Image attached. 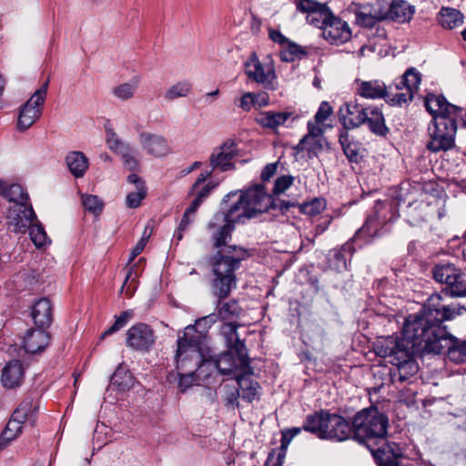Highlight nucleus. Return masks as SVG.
<instances>
[{"label":"nucleus","mask_w":466,"mask_h":466,"mask_svg":"<svg viewBox=\"0 0 466 466\" xmlns=\"http://www.w3.org/2000/svg\"><path fill=\"white\" fill-rule=\"evenodd\" d=\"M466 312L459 304H447L441 293L431 294L418 312L420 319L408 326L407 333L416 344L429 354L446 352L449 360L455 363L466 362V339L451 335L445 321L452 320Z\"/></svg>","instance_id":"obj_1"},{"label":"nucleus","mask_w":466,"mask_h":466,"mask_svg":"<svg viewBox=\"0 0 466 466\" xmlns=\"http://www.w3.org/2000/svg\"><path fill=\"white\" fill-rule=\"evenodd\" d=\"M272 205V195L267 193L263 185H255L242 192L238 202L228 212L218 211L208 222L209 229H217L212 234L214 247L218 248L231 238L236 223H245L246 219L268 211Z\"/></svg>","instance_id":"obj_2"},{"label":"nucleus","mask_w":466,"mask_h":466,"mask_svg":"<svg viewBox=\"0 0 466 466\" xmlns=\"http://www.w3.org/2000/svg\"><path fill=\"white\" fill-rule=\"evenodd\" d=\"M420 319L418 313L409 315L402 327L401 337L389 336L380 338L374 343V352L380 358H390L393 368L390 370L392 383L409 381L419 371V365L413 354L429 353L420 349L415 339L408 335V326Z\"/></svg>","instance_id":"obj_3"},{"label":"nucleus","mask_w":466,"mask_h":466,"mask_svg":"<svg viewBox=\"0 0 466 466\" xmlns=\"http://www.w3.org/2000/svg\"><path fill=\"white\" fill-rule=\"evenodd\" d=\"M245 250L236 246H229L226 252L218 250L210 259L214 279L211 284L213 294L218 299L217 316L222 320L238 318L242 309L238 301L231 299L223 302L237 286L236 270L240 267Z\"/></svg>","instance_id":"obj_4"},{"label":"nucleus","mask_w":466,"mask_h":466,"mask_svg":"<svg viewBox=\"0 0 466 466\" xmlns=\"http://www.w3.org/2000/svg\"><path fill=\"white\" fill-rule=\"evenodd\" d=\"M424 104L433 117L432 126L429 127L431 139L427 148L433 153L452 148L457 132L456 117L462 108L449 103L442 95L429 94Z\"/></svg>","instance_id":"obj_5"},{"label":"nucleus","mask_w":466,"mask_h":466,"mask_svg":"<svg viewBox=\"0 0 466 466\" xmlns=\"http://www.w3.org/2000/svg\"><path fill=\"white\" fill-rule=\"evenodd\" d=\"M389 419L378 408L370 406L358 411L351 423L353 438L375 452L373 445L383 442L387 437Z\"/></svg>","instance_id":"obj_6"},{"label":"nucleus","mask_w":466,"mask_h":466,"mask_svg":"<svg viewBox=\"0 0 466 466\" xmlns=\"http://www.w3.org/2000/svg\"><path fill=\"white\" fill-rule=\"evenodd\" d=\"M175 361L177 370L189 372H197L204 363L205 359L194 326H187L182 333H178Z\"/></svg>","instance_id":"obj_7"},{"label":"nucleus","mask_w":466,"mask_h":466,"mask_svg":"<svg viewBox=\"0 0 466 466\" xmlns=\"http://www.w3.org/2000/svg\"><path fill=\"white\" fill-rule=\"evenodd\" d=\"M421 82V74L415 68L410 67L402 75L400 81L391 85L393 86V97L387 100L390 106H402L413 99Z\"/></svg>","instance_id":"obj_8"},{"label":"nucleus","mask_w":466,"mask_h":466,"mask_svg":"<svg viewBox=\"0 0 466 466\" xmlns=\"http://www.w3.org/2000/svg\"><path fill=\"white\" fill-rule=\"evenodd\" d=\"M421 82V74L415 68L410 67L402 75L400 81L391 85L393 86V97L387 100L390 106H402L413 99Z\"/></svg>","instance_id":"obj_9"},{"label":"nucleus","mask_w":466,"mask_h":466,"mask_svg":"<svg viewBox=\"0 0 466 466\" xmlns=\"http://www.w3.org/2000/svg\"><path fill=\"white\" fill-rule=\"evenodd\" d=\"M49 81L46 80L31 97L22 106L17 120L20 130L29 128L41 116L42 106L45 103Z\"/></svg>","instance_id":"obj_10"},{"label":"nucleus","mask_w":466,"mask_h":466,"mask_svg":"<svg viewBox=\"0 0 466 466\" xmlns=\"http://www.w3.org/2000/svg\"><path fill=\"white\" fill-rule=\"evenodd\" d=\"M214 365L224 375H229L237 371L253 373L249 365L248 352L228 350L214 360Z\"/></svg>","instance_id":"obj_11"},{"label":"nucleus","mask_w":466,"mask_h":466,"mask_svg":"<svg viewBox=\"0 0 466 466\" xmlns=\"http://www.w3.org/2000/svg\"><path fill=\"white\" fill-rule=\"evenodd\" d=\"M381 209L376 206L374 208V214L369 216L363 226L360 228L350 238L358 248H362L364 245L370 244L373 239L381 235V229L386 225V218L380 216Z\"/></svg>","instance_id":"obj_12"},{"label":"nucleus","mask_w":466,"mask_h":466,"mask_svg":"<svg viewBox=\"0 0 466 466\" xmlns=\"http://www.w3.org/2000/svg\"><path fill=\"white\" fill-rule=\"evenodd\" d=\"M433 279L446 285L442 292L445 296L459 297L455 287L463 284L464 275L451 263H440L432 269Z\"/></svg>","instance_id":"obj_13"},{"label":"nucleus","mask_w":466,"mask_h":466,"mask_svg":"<svg viewBox=\"0 0 466 466\" xmlns=\"http://www.w3.org/2000/svg\"><path fill=\"white\" fill-rule=\"evenodd\" d=\"M156 342L154 330L145 323H137L129 328L126 334V344L137 351H148Z\"/></svg>","instance_id":"obj_14"},{"label":"nucleus","mask_w":466,"mask_h":466,"mask_svg":"<svg viewBox=\"0 0 466 466\" xmlns=\"http://www.w3.org/2000/svg\"><path fill=\"white\" fill-rule=\"evenodd\" d=\"M367 105L358 102L357 99L343 103L338 111V116L343 127L342 130L349 132L364 125V116Z\"/></svg>","instance_id":"obj_15"},{"label":"nucleus","mask_w":466,"mask_h":466,"mask_svg":"<svg viewBox=\"0 0 466 466\" xmlns=\"http://www.w3.org/2000/svg\"><path fill=\"white\" fill-rule=\"evenodd\" d=\"M322 35L330 45L339 46L351 38V29L346 21L332 14L323 26Z\"/></svg>","instance_id":"obj_16"},{"label":"nucleus","mask_w":466,"mask_h":466,"mask_svg":"<svg viewBox=\"0 0 466 466\" xmlns=\"http://www.w3.org/2000/svg\"><path fill=\"white\" fill-rule=\"evenodd\" d=\"M356 94L368 99L383 98L387 102L393 97V86H387L382 80L372 79L369 81L357 80Z\"/></svg>","instance_id":"obj_17"},{"label":"nucleus","mask_w":466,"mask_h":466,"mask_svg":"<svg viewBox=\"0 0 466 466\" xmlns=\"http://www.w3.org/2000/svg\"><path fill=\"white\" fill-rule=\"evenodd\" d=\"M245 74L251 81L261 84L267 88L272 87L275 72L271 66L265 68L256 54H252L245 62Z\"/></svg>","instance_id":"obj_18"},{"label":"nucleus","mask_w":466,"mask_h":466,"mask_svg":"<svg viewBox=\"0 0 466 466\" xmlns=\"http://www.w3.org/2000/svg\"><path fill=\"white\" fill-rule=\"evenodd\" d=\"M237 155V144L232 140L223 143L219 148L213 151L209 157L212 170L217 168L225 172L235 167L232 159Z\"/></svg>","instance_id":"obj_19"},{"label":"nucleus","mask_w":466,"mask_h":466,"mask_svg":"<svg viewBox=\"0 0 466 466\" xmlns=\"http://www.w3.org/2000/svg\"><path fill=\"white\" fill-rule=\"evenodd\" d=\"M138 141L147 154L155 157H162L170 152V147L165 137L149 132L139 134Z\"/></svg>","instance_id":"obj_20"},{"label":"nucleus","mask_w":466,"mask_h":466,"mask_svg":"<svg viewBox=\"0 0 466 466\" xmlns=\"http://www.w3.org/2000/svg\"><path fill=\"white\" fill-rule=\"evenodd\" d=\"M351 424L344 417L329 412L325 440L344 441L351 436Z\"/></svg>","instance_id":"obj_21"},{"label":"nucleus","mask_w":466,"mask_h":466,"mask_svg":"<svg viewBox=\"0 0 466 466\" xmlns=\"http://www.w3.org/2000/svg\"><path fill=\"white\" fill-rule=\"evenodd\" d=\"M25 379V368L18 360L7 362L2 370L1 383L7 390L19 388Z\"/></svg>","instance_id":"obj_22"},{"label":"nucleus","mask_w":466,"mask_h":466,"mask_svg":"<svg viewBox=\"0 0 466 466\" xmlns=\"http://www.w3.org/2000/svg\"><path fill=\"white\" fill-rule=\"evenodd\" d=\"M50 335L44 329H29L23 339V348L29 354L43 352L50 344Z\"/></svg>","instance_id":"obj_23"},{"label":"nucleus","mask_w":466,"mask_h":466,"mask_svg":"<svg viewBox=\"0 0 466 466\" xmlns=\"http://www.w3.org/2000/svg\"><path fill=\"white\" fill-rule=\"evenodd\" d=\"M355 19L360 26L373 28L379 22L386 20V13L370 5H361L355 11Z\"/></svg>","instance_id":"obj_24"},{"label":"nucleus","mask_w":466,"mask_h":466,"mask_svg":"<svg viewBox=\"0 0 466 466\" xmlns=\"http://www.w3.org/2000/svg\"><path fill=\"white\" fill-rule=\"evenodd\" d=\"M40 408V396L37 392L33 391L28 393L18 407L15 410V417L23 419L24 420H29L31 424H34L36 420V415Z\"/></svg>","instance_id":"obj_25"},{"label":"nucleus","mask_w":466,"mask_h":466,"mask_svg":"<svg viewBox=\"0 0 466 466\" xmlns=\"http://www.w3.org/2000/svg\"><path fill=\"white\" fill-rule=\"evenodd\" d=\"M31 316L38 329L48 328L53 322V307L49 299H37L32 306Z\"/></svg>","instance_id":"obj_26"},{"label":"nucleus","mask_w":466,"mask_h":466,"mask_svg":"<svg viewBox=\"0 0 466 466\" xmlns=\"http://www.w3.org/2000/svg\"><path fill=\"white\" fill-rule=\"evenodd\" d=\"M11 224L15 227V232H25L37 218L31 206L18 205L10 210Z\"/></svg>","instance_id":"obj_27"},{"label":"nucleus","mask_w":466,"mask_h":466,"mask_svg":"<svg viewBox=\"0 0 466 466\" xmlns=\"http://www.w3.org/2000/svg\"><path fill=\"white\" fill-rule=\"evenodd\" d=\"M365 110L364 125H367L369 130L379 137H386L390 132L385 124V118L381 109L377 106H368Z\"/></svg>","instance_id":"obj_28"},{"label":"nucleus","mask_w":466,"mask_h":466,"mask_svg":"<svg viewBox=\"0 0 466 466\" xmlns=\"http://www.w3.org/2000/svg\"><path fill=\"white\" fill-rule=\"evenodd\" d=\"M329 414L328 410H321L307 415L302 425L303 430L316 435L319 439L325 440Z\"/></svg>","instance_id":"obj_29"},{"label":"nucleus","mask_w":466,"mask_h":466,"mask_svg":"<svg viewBox=\"0 0 466 466\" xmlns=\"http://www.w3.org/2000/svg\"><path fill=\"white\" fill-rule=\"evenodd\" d=\"M415 12L414 6L405 0H393L386 13V19L397 23L409 22Z\"/></svg>","instance_id":"obj_30"},{"label":"nucleus","mask_w":466,"mask_h":466,"mask_svg":"<svg viewBox=\"0 0 466 466\" xmlns=\"http://www.w3.org/2000/svg\"><path fill=\"white\" fill-rule=\"evenodd\" d=\"M238 327L240 325L236 322L224 323L221 327V334L225 339L228 350L248 352L244 340L240 339L238 333Z\"/></svg>","instance_id":"obj_31"},{"label":"nucleus","mask_w":466,"mask_h":466,"mask_svg":"<svg viewBox=\"0 0 466 466\" xmlns=\"http://www.w3.org/2000/svg\"><path fill=\"white\" fill-rule=\"evenodd\" d=\"M251 374L252 373L246 371L245 373H240L236 376V380L238 386V389L241 393V398L248 403H251L258 398L259 389V384L251 380Z\"/></svg>","instance_id":"obj_32"},{"label":"nucleus","mask_w":466,"mask_h":466,"mask_svg":"<svg viewBox=\"0 0 466 466\" xmlns=\"http://www.w3.org/2000/svg\"><path fill=\"white\" fill-rule=\"evenodd\" d=\"M290 116L289 112L264 111L258 114L255 121L264 128L276 130L279 127L283 126Z\"/></svg>","instance_id":"obj_33"},{"label":"nucleus","mask_w":466,"mask_h":466,"mask_svg":"<svg viewBox=\"0 0 466 466\" xmlns=\"http://www.w3.org/2000/svg\"><path fill=\"white\" fill-rule=\"evenodd\" d=\"M66 163L70 173L76 178L84 177L89 166L88 158L80 151L69 152Z\"/></svg>","instance_id":"obj_34"},{"label":"nucleus","mask_w":466,"mask_h":466,"mask_svg":"<svg viewBox=\"0 0 466 466\" xmlns=\"http://www.w3.org/2000/svg\"><path fill=\"white\" fill-rule=\"evenodd\" d=\"M430 205L423 201H414L407 207V221L411 226H418L427 220L430 215Z\"/></svg>","instance_id":"obj_35"},{"label":"nucleus","mask_w":466,"mask_h":466,"mask_svg":"<svg viewBox=\"0 0 466 466\" xmlns=\"http://www.w3.org/2000/svg\"><path fill=\"white\" fill-rule=\"evenodd\" d=\"M339 144L347 158L353 163L361 159L360 144L355 141L346 130H341L339 137Z\"/></svg>","instance_id":"obj_36"},{"label":"nucleus","mask_w":466,"mask_h":466,"mask_svg":"<svg viewBox=\"0 0 466 466\" xmlns=\"http://www.w3.org/2000/svg\"><path fill=\"white\" fill-rule=\"evenodd\" d=\"M438 21L443 28L453 29L462 25L463 15L455 8L442 7Z\"/></svg>","instance_id":"obj_37"},{"label":"nucleus","mask_w":466,"mask_h":466,"mask_svg":"<svg viewBox=\"0 0 466 466\" xmlns=\"http://www.w3.org/2000/svg\"><path fill=\"white\" fill-rule=\"evenodd\" d=\"M354 245L356 244L350 239L340 248L332 250L333 265L338 271L347 268V255L350 258L352 257L353 253L356 251Z\"/></svg>","instance_id":"obj_38"},{"label":"nucleus","mask_w":466,"mask_h":466,"mask_svg":"<svg viewBox=\"0 0 466 466\" xmlns=\"http://www.w3.org/2000/svg\"><path fill=\"white\" fill-rule=\"evenodd\" d=\"M105 130L106 143L111 151L118 155H122L125 152H129L131 146L127 142L123 141L117 136V134L115 132L114 128L109 123H106L105 125Z\"/></svg>","instance_id":"obj_39"},{"label":"nucleus","mask_w":466,"mask_h":466,"mask_svg":"<svg viewBox=\"0 0 466 466\" xmlns=\"http://www.w3.org/2000/svg\"><path fill=\"white\" fill-rule=\"evenodd\" d=\"M306 56V50L291 40L279 51L280 59L284 62H294L296 59H301Z\"/></svg>","instance_id":"obj_40"},{"label":"nucleus","mask_w":466,"mask_h":466,"mask_svg":"<svg viewBox=\"0 0 466 466\" xmlns=\"http://www.w3.org/2000/svg\"><path fill=\"white\" fill-rule=\"evenodd\" d=\"M110 383L116 387L118 390L125 391L132 387L133 378L130 372L118 368L111 376Z\"/></svg>","instance_id":"obj_41"},{"label":"nucleus","mask_w":466,"mask_h":466,"mask_svg":"<svg viewBox=\"0 0 466 466\" xmlns=\"http://www.w3.org/2000/svg\"><path fill=\"white\" fill-rule=\"evenodd\" d=\"M319 123L309 121L308 122V134L305 135L297 145V149L303 151V150H313L312 147H307V144L309 142V140H315L316 138H319L322 134L323 130L320 127H319Z\"/></svg>","instance_id":"obj_42"},{"label":"nucleus","mask_w":466,"mask_h":466,"mask_svg":"<svg viewBox=\"0 0 466 466\" xmlns=\"http://www.w3.org/2000/svg\"><path fill=\"white\" fill-rule=\"evenodd\" d=\"M332 12L329 8L325 5L321 8L307 15V20L309 24L319 27L323 30V26L326 25V22L330 19Z\"/></svg>","instance_id":"obj_43"},{"label":"nucleus","mask_w":466,"mask_h":466,"mask_svg":"<svg viewBox=\"0 0 466 466\" xmlns=\"http://www.w3.org/2000/svg\"><path fill=\"white\" fill-rule=\"evenodd\" d=\"M190 91L191 84L187 81H181L171 86L166 91L164 96L167 100H174L179 97L187 96Z\"/></svg>","instance_id":"obj_44"},{"label":"nucleus","mask_w":466,"mask_h":466,"mask_svg":"<svg viewBox=\"0 0 466 466\" xmlns=\"http://www.w3.org/2000/svg\"><path fill=\"white\" fill-rule=\"evenodd\" d=\"M138 81L132 80L128 83H123L115 86L112 90L113 95L120 100H127L134 96L137 88Z\"/></svg>","instance_id":"obj_45"},{"label":"nucleus","mask_w":466,"mask_h":466,"mask_svg":"<svg viewBox=\"0 0 466 466\" xmlns=\"http://www.w3.org/2000/svg\"><path fill=\"white\" fill-rule=\"evenodd\" d=\"M5 194L9 200L15 203L14 208H17L18 205H26L29 198L28 194L18 184L11 185Z\"/></svg>","instance_id":"obj_46"},{"label":"nucleus","mask_w":466,"mask_h":466,"mask_svg":"<svg viewBox=\"0 0 466 466\" xmlns=\"http://www.w3.org/2000/svg\"><path fill=\"white\" fill-rule=\"evenodd\" d=\"M176 377L178 378V388L181 390V392H185L197 381L196 372L177 370L176 376L173 373H170L167 376V379L169 381H171L172 379L174 378L175 380Z\"/></svg>","instance_id":"obj_47"},{"label":"nucleus","mask_w":466,"mask_h":466,"mask_svg":"<svg viewBox=\"0 0 466 466\" xmlns=\"http://www.w3.org/2000/svg\"><path fill=\"white\" fill-rule=\"evenodd\" d=\"M27 229H29L31 239L35 247L41 248L46 243V233L37 219L32 223V226L28 227Z\"/></svg>","instance_id":"obj_48"},{"label":"nucleus","mask_w":466,"mask_h":466,"mask_svg":"<svg viewBox=\"0 0 466 466\" xmlns=\"http://www.w3.org/2000/svg\"><path fill=\"white\" fill-rule=\"evenodd\" d=\"M82 204L86 210L98 216L104 208L103 201L95 195H85L82 197Z\"/></svg>","instance_id":"obj_49"},{"label":"nucleus","mask_w":466,"mask_h":466,"mask_svg":"<svg viewBox=\"0 0 466 466\" xmlns=\"http://www.w3.org/2000/svg\"><path fill=\"white\" fill-rule=\"evenodd\" d=\"M147 197V187L145 184L137 186V189L130 192L126 198V205L129 208H136L140 206L141 201Z\"/></svg>","instance_id":"obj_50"},{"label":"nucleus","mask_w":466,"mask_h":466,"mask_svg":"<svg viewBox=\"0 0 466 466\" xmlns=\"http://www.w3.org/2000/svg\"><path fill=\"white\" fill-rule=\"evenodd\" d=\"M132 317V312L126 310L122 312L119 316L116 317V320L114 324L106 329L101 335V339H105L106 337L112 335L113 333L118 331L122 328H124L128 320Z\"/></svg>","instance_id":"obj_51"},{"label":"nucleus","mask_w":466,"mask_h":466,"mask_svg":"<svg viewBox=\"0 0 466 466\" xmlns=\"http://www.w3.org/2000/svg\"><path fill=\"white\" fill-rule=\"evenodd\" d=\"M217 314H209L202 318L198 319L193 325L196 329V335L198 337V342L203 333L207 332L208 329L217 321Z\"/></svg>","instance_id":"obj_52"},{"label":"nucleus","mask_w":466,"mask_h":466,"mask_svg":"<svg viewBox=\"0 0 466 466\" xmlns=\"http://www.w3.org/2000/svg\"><path fill=\"white\" fill-rule=\"evenodd\" d=\"M324 5H325L319 4L315 0H297L296 2L297 10H299L301 13L307 14V15L321 8Z\"/></svg>","instance_id":"obj_53"},{"label":"nucleus","mask_w":466,"mask_h":466,"mask_svg":"<svg viewBox=\"0 0 466 466\" xmlns=\"http://www.w3.org/2000/svg\"><path fill=\"white\" fill-rule=\"evenodd\" d=\"M324 202L321 199L315 198L309 203L301 206V211L309 216L319 214L324 208Z\"/></svg>","instance_id":"obj_54"},{"label":"nucleus","mask_w":466,"mask_h":466,"mask_svg":"<svg viewBox=\"0 0 466 466\" xmlns=\"http://www.w3.org/2000/svg\"><path fill=\"white\" fill-rule=\"evenodd\" d=\"M258 95L253 92H246L239 99L238 106L246 112L251 110L252 106L258 102Z\"/></svg>","instance_id":"obj_55"},{"label":"nucleus","mask_w":466,"mask_h":466,"mask_svg":"<svg viewBox=\"0 0 466 466\" xmlns=\"http://www.w3.org/2000/svg\"><path fill=\"white\" fill-rule=\"evenodd\" d=\"M294 177L292 176H281L275 181L273 194L279 195L287 190L293 183Z\"/></svg>","instance_id":"obj_56"},{"label":"nucleus","mask_w":466,"mask_h":466,"mask_svg":"<svg viewBox=\"0 0 466 466\" xmlns=\"http://www.w3.org/2000/svg\"><path fill=\"white\" fill-rule=\"evenodd\" d=\"M216 186H217V184H215L213 182H208L201 187H199L197 191H195V192L190 191V194H195L196 195L195 198H197L198 200H199L200 202L203 203L208 198V196L210 195L212 190L216 187Z\"/></svg>","instance_id":"obj_57"},{"label":"nucleus","mask_w":466,"mask_h":466,"mask_svg":"<svg viewBox=\"0 0 466 466\" xmlns=\"http://www.w3.org/2000/svg\"><path fill=\"white\" fill-rule=\"evenodd\" d=\"M298 205L299 203H297L296 201L279 199L272 196V205H270V208L279 209L282 213H285L289 211L290 208L296 207Z\"/></svg>","instance_id":"obj_58"},{"label":"nucleus","mask_w":466,"mask_h":466,"mask_svg":"<svg viewBox=\"0 0 466 466\" xmlns=\"http://www.w3.org/2000/svg\"><path fill=\"white\" fill-rule=\"evenodd\" d=\"M331 113L332 107L330 105L328 102L323 101L315 114L314 119L317 123H323L331 115Z\"/></svg>","instance_id":"obj_59"},{"label":"nucleus","mask_w":466,"mask_h":466,"mask_svg":"<svg viewBox=\"0 0 466 466\" xmlns=\"http://www.w3.org/2000/svg\"><path fill=\"white\" fill-rule=\"evenodd\" d=\"M125 167L129 170H136L138 167V161L134 157V149L131 147L129 149V152H125L124 154L120 155Z\"/></svg>","instance_id":"obj_60"},{"label":"nucleus","mask_w":466,"mask_h":466,"mask_svg":"<svg viewBox=\"0 0 466 466\" xmlns=\"http://www.w3.org/2000/svg\"><path fill=\"white\" fill-rule=\"evenodd\" d=\"M268 37L272 42L279 45L281 48L289 41L279 30L274 28H268Z\"/></svg>","instance_id":"obj_61"},{"label":"nucleus","mask_w":466,"mask_h":466,"mask_svg":"<svg viewBox=\"0 0 466 466\" xmlns=\"http://www.w3.org/2000/svg\"><path fill=\"white\" fill-rule=\"evenodd\" d=\"M287 449H283L281 446L279 447V451L278 453L277 460L271 463V460L274 457L275 451L269 452L268 460L265 463V466H282L284 463V459L286 457Z\"/></svg>","instance_id":"obj_62"},{"label":"nucleus","mask_w":466,"mask_h":466,"mask_svg":"<svg viewBox=\"0 0 466 466\" xmlns=\"http://www.w3.org/2000/svg\"><path fill=\"white\" fill-rule=\"evenodd\" d=\"M25 422L23 419H18L15 417V413L13 412L11 419L7 422L5 428L19 435L22 432L23 424Z\"/></svg>","instance_id":"obj_63"},{"label":"nucleus","mask_w":466,"mask_h":466,"mask_svg":"<svg viewBox=\"0 0 466 466\" xmlns=\"http://www.w3.org/2000/svg\"><path fill=\"white\" fill-rule=\"evenodd\" d=\"M18 435L15 434V432L10 431L6 428H5L0 435V450L5 448Z\"/></svg>","instance_id":"obj_64"}]
</instances>
